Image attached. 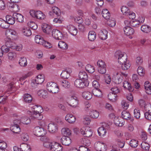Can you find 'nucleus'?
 Segmentation results:
<instances>
[{
	"label": "nucleus",
	"mask_w": 151,
	"mask_h": 151,
	"mask_svg": "<svg viewBox=\"0 0 151 151\" xmlns=\"http://www.w3.org/2000/svg\"><path fill=\"white\" fill-rule=\"evenodd\" d=\"M32 109L35 110L38 113H41L43 111V109L42 106H40L35 105L31 107Z\"/></svg>",
	"instance_id": "42"
},
{
	"label": "nucleus",
	"mask_w": 151,
	"mask_h": 151,
	"mask_svg": "<svg viewBox=\"0 0 151 151\" xmlns=\"http://www.w3.org/2000/svg\"><path fill=\"white\" fill-rule=\"evenodd\" d=\"M137 73L141 76H143L145 74V70L143 67H138L137 70Z\"/></svg>",
	"instance_id": "56"
},
{
	"label": "nucleus",
	"mask_w": 151,
	"mask_h": 151,
	"mask_svg": "<svg viewBox=\"0 0 151 151\" xmlns=\"http://www.w3.org/2000/svg\"><path fill=\"white\" fill-rule=\"evenodd\" d=\"M44 40L43 38L39 35H36L35 36V41L37 44L41 45Z\"/></svg>",
	"instance_id": "47"
},
{
	"label": "nucleus",
	"mask_w": 151,
	"mask_h": 151,
	"mask_svg": "<svg viewBox=\"0 0 151 151\" xmlns=\"http://www.w3.org/2000/svg\"><path fill=\"white\" fill-rule=\"evenodd\" d=\"M143 62V60L141 57H137L136 58V64L137 65H141Z\"/></svg>",
	"instance_id": "64"
},
{
	"label": "nucleus",
	"mask_w": 151,
	"mask_h": 151,
	"mask_svg": "<svg viewBox=\"0 0 151 151\" xmlns=\"http://www.w3.org/2000/svg\"><path fill=\"white\" fill-rule=\"evenodd\" d=\"M42 29L43 32L48 34L50 33L52 30L51 26L46 24H43Z\"/></svg>",
	"instance_id": "22"
},
{
	"label": "nucleus",
	"mask_w": 151,
	"mask_h": 151,
	"mask_svg": "<svg viewBox=\"0 0 151 151\" xmlns=\"http://www.w3.org/2000/svg\"><path fill=\"white\" fill-rule=\"evenodd\" d=\"M40 140L41 141L44 142L43 145L44 147L50 150L52 142H50V140L47 137H41Z\"/></svg>",
	"instance_id": "7"
},
{
	"label": "nucleus",
	"mask_w": 151,
	"mask_h": 151,
	"mask_svg": "<svg viewBox=\"0 0 151 151\" xmlns=\"http://www.w3.org/2000/svg\"><path fill=\"white\" fill-rule=\"evenodd\" d=\"M5 41L7 45H9V43L13 42V40L17 39L18 37V33L14 29H9L5 32Z\"/></svg>",
	"instance_id": "1"
},
{
	"label": "nucleus",
	"mask_w": 151,
	"mask_h": 151,
	"mask_svg": "<svg viewBox=\"0 0 151 151\" xmlns=\"http://www.w3.org/2000/svg\"><path fill=\"white\" fill-rule=\"evenodd\" d=\"M37 94L40 97H42L44 99L47 98L48 94L47 91L44 90L39 91L37 92Z\"/></svg>",
	"instance_id": "32"
},
{
	"label": "nucleus",
	"mask_w": 151,
	"mask_h": 151,
	"mask_svg": "<svg viewBox=\"0 0 151 151\" xmlns=\"http://www.w3.org/2000/svg\"><path fill=\"white\" fill-rule=\"evenodd\" d=\"M108 32L105 29H101L99 32L98 36L100 39L105 40L108 37Z\"/></svg>",
	"instance_id": "15"
},
{
	"label": "nucleus",
	"mask_w": 151,
	"mask_h": 151,
	"mask_svg": "<svg viewBox=\"0 0 151 151\" xmlns=\"http://www.w3.org/2000/svg\"><path fill=\"white\" fill-rule=\"evenodd\" d=\"M92 92L93 94L96 97H100L102 96V92L99 89L94 88L93 89Z\"/></svg>",
	"instance_id": "37"
},
{
	"label": "nucleus",
	"mask_w": 151,
	"mask_h": 151,
	"mask_svg": "<svg viewBox=\"0 0 151 151\" xmlns=\"http://www.w3.org/2000/svg\"><path fill=\"white\" fill-rule=\"evenodd\" d=\"M108 98L109 100L112 101H115L116 100V95L112 93H110L108 95Z\"/></svg>",
	"instance_id": "61"
},
{
	"label": "nucleus",
	"mask_w": 151,
	"mask_h": 151,
	"mask_svg": "<svg viewBox=\"0 0 151 151\" xmlns=\"http://www.w3.org/2000/svg\"><path fill=\"white\" fill-rule=\"evenodd\" d=\"M117 76L115 77L113 81L116 84H119L121 83L123 79V76L121 75H118V73H116Z\"/></svg>",
	"instance_id": "34"
},
{
	"label": "nucleus",
	"mask_w": 151,
	"mask_h": 151,
	"mask_svg": "<svg viewBox=\"0 0 151 151\" xmlns=\"http://www.w3.org/2000/svg\"><path fill=\"white\" fill-rule=\"evenodd\" d=\"M13 16L14 18L15 19L17 22H22L24 21V18L23 15L19 13H14L13 14Z\"/></svg>",
	"instance_id": "24"
},
{
	"label": "nucleus",
	"mask_w": 151,
	"mask_h": 151,
	"mask_svg": "<svg viewBox=\"0 0 151 151\" xmlns=\"http://www.w3.org/2000/svg\"><path fill=\"white\" fill-rule=\"evenodd\" d=\"M31 16L40 19H44L45 17V15L41 11L31 10L30 12Z\"/></svg>",
	"instance_id": "4"
},
{
	"label": "nucleus",
	"mask_w": 151,
	"mask_h": 151,
	"mask_svg": "<svg viewBox=\"0 0 151 151\" xmlns=\"http://www.w3.org/2000/svg\"><path fill=\"white\" fill-rule=\"evenodd\" d=\"M21 122L23 124H27L30 123L31 121L30 119L27 117H23L20 119Z\"/></svg>",
	"instance_id": "55"
},
{
	"label": "nucleus",
	"mask_w": 151,
	"mask_h": 151,
	"mask_svg": "<svg viewBox=\"0 0 151 151\" xmlns=\"http://www.w3.org/2000/svg\"><path fill=\"white\" fill-rule=\"evenodd\" d=\"M52 11L50 12L49 13V15L52 16L55 14L58 17L60 16L61 14V11L58 7L56 6L53 7L52 8Z\"/></svg>",
	"instance_id": "14"
},
{
	"label": "nucleus",
	"mask_w": 151,
	"mask_h": 151,
	"mask_svg": "<svg viewBox=\"0 0 151 151\" xmlns=\"http://www.w3.org/2000/svg\"><path fill=\"white\" fill-rule=\"evenodd\" d=\"M59 84L65 88H68L70 86V83L66 80L60 81Z\"/></svg>",
	"instance_id": "50"
},
{
	"label": "nucleus",
	"mask_w": 151,
	"mask_h": 151,
	"mask_svg": "<svg viewBox=\"0 0 151 151\" xmlns=\"http://www.w3.org/2000/svg\"><path fill=\"white\" fill-rule=\"evenodd\" d=\"M61 133L63 136H68L71 134L70 130L68 128H63L61 130Z\"/></svg>",
	"instance_id": "31"
},
{
	"label": "nucleus",
	"mask_w": 151,
	"mask_h": 151,
	"mask_svg": "<svg viewBox=\"0 0 151 151\" xmlns=\"http://www.w3.org/2000/svg\"><path fill=\"white\" fill-rule=\"evenodd\" d=\"M68 104L72 107L76 108L78 106V100L77 97L74 95L72 96L69 99Z\"/></svg>",
	"instance_id": "6"
},
{
	"label": "nucleus",
	"mask_w": 151,
	"mask_h": 151,
	"mask_svg": "<svg viewBox=\"0 0 151 151\" xmlns=\"http://www.w3.org/2000/svg\"><path fill=\"white\" fill-rule=\"evenodd\" d=\"M18 81V79L17 77H15L13 78L12 81L9 84L8 86L10 88L9 91H10L11 89H12L14 87V85Z\"/></svg>",
	"instance_id": "58"
},
{
	"label": "nucleus",
	"mask_w": 151,
	"mask_h": 151,
	"mask_svg": "<svg viewBox=\"0 0 151 151\" xmlns=\"http://www.w3.org/2000/svg\"><path fill=\"white\" fill-rule=\"evenodd\" d=\"M52 34V36L56 40H61L63 37L62 33L57 29H53Z\"/></svg>",
	"instance_id": "10"
},
{
	"label": "nucleus",
	"mask_w": 151,
	"mask_h": 151,
	"mask_svg": "<svg viewBox=\"0 0 151 151\" xmlns=\"http://www.w3.org/2000/svg\"><path fill=\"white\" fill-rule=\"evenodd\" d=\"M7 6H9L11 9V10L14 12H18L20 10L19 6L17 4L8 2L7 3Z\"/></svg>",
	"instance_id": "13"
},
{
	"label": "nucleus",
	"mask_w": 151,
	"mask_h": 151,
	"mask_svg": "<svg viewBox=\"0 0 151 151\" xmlns=\"http://www.w3.org/2000/svg\"><path fill=\"white\" fill-rule=\"evenodd\" d=\"M10 129L13 132L15 133L18 134L20 132V128L18 125H12Z\"/></svg>",
	"instance_id": "39"
},
{
	"label": "nucleus",
	"mask_w": 151,
	"mask_h": 151,
	"mask_svg": "<svg viewBox=\"0 0 151 151\" xmlns=\"http://www.w3.org/2000/svg\"><path fill=\"white\" fill-rule=\"evenodd\" d=\"M23 34L27 37H29L31 35L32 33L30 29L28 27H24L21 30Z\"/></svg>",
	"instance_id": "23"
},
{
	"label": "nucleus",
	"mask_w": 151,
	"mask_h": 151,
	"mask_svg": "<svg viewBox=\"0 0 151 151\" xmlns=\"http://www.w3.org/2000/svg\"><path fill=\"white\" fill-rule=\"evenodd\" d=\"M82 96L83 98L87 100H89L92 97V94L91 93L88 91H84L82 93Z\"/></svg>",
	"instance_id": "43"
},
{
	"label": "nucleus",
	"mask_w": 151,
	"mask_h": 151,
	"mask_svg": "<svg viewBox=\"0 0 151 151\" xmlns=\"http://www.w3.org/2000/svg\"><path fill=\"white\" fill-rule=\"evenodd\" d=\"M87 84L85 83V82L83 81L81 79H77L74 82V85L76 87L79 88H84L87 86Z\"/></svg>",
	"instance_id": "18"
},
{
	"label": "nucleus",
	"mask_w": 151,
	"mask_h": 151,
	"mask_svg": "<svg viewBox=\"0 0 151 151\" xmlns=\"http://www.w3.org/2000/svg\"><path fill=\"white\" fill-rule=\"evenodd\" d=\"M124 31L125 34L127 36L132 35L134 32V29L129 26H126L124 28Z\"/></svg>",
	"instance_id": "17"
},
{
	"label": "nucleus",
	"mask_w": 151,
	"mask_h": 151,
	"mask_svg": "<svg viewBox=\"0 0 151 151\" xmlns=\"http://www.w3.org/2000/svg\"><path fill=\"white\" fill-rule=\"evenodd\" d=\"M20 147L23 151H30L31 150L30 146L27 144H22Z\"/></svg>",
	"instance_id": "53"
},
{
	"label": "nucleus",
	"mask_w": 151,
	"mask_h": 151,
	"mask_svg": "<svg viewBox=\"0 0 151 151\" xmlns=\"http://www.w3.org/2000/svg\"><path fill=\"white\" fill-rule=\"evenodd\" d=\"M44 75L39 74L36 77L35 81L37 84H41L44 82Z\"/></svg>",
	"instance_id": "26"
},
{
	"label": "nucleus",
	"mask_w": 151,
	"mask_h": 151,
	"mask_svg": "<svg viewBox=\"0 0 151 151\" xmlns=\"http://www.w3.org/2000/svg\"><path fill=\"white\" fill-rule=\"evenodd\" d=\"M48 129L50 133H54L55 132L58 130L57 125L54 123L49 124L48 125Z\"/></svg>",
	"instance_id": "21"
},
{
	"label": "nucleus",
	"mask_w": 151,
	"mask_h": 151,
	"mask_svg": "<svg viewBox=\"0 0 151 151\" xmlns=\"http://www.w3.org/2000/svg\"><path fill=\"white\" fill-rule=\"evenodd\" d=\"M81 132L82 134L86 137H89L92 134V132L91 130L88 127H83L81 129Z\"/></svg>",
	"instance_id": "8"
},
{
	"label": "nucleus",
	"mask_w": 151,
	"mask_h": 151,
	"mask_svg": "<svg viewBox=\"0 0 151 151\" xmlns=\"http://www.w3.org/2000/svg\"><path fill=\"white\" fill-rule=\"evenodd\" d=\"M47 88L49 92L54 93H58L59 90L57 84L53 82L48 83L47 84Z\"/></svg>",
	"instance_id": "3"
},
{
	"label": "nucleus",
	"mask_w": 151,
	"mask_h": 151,
	"mask_svg": "<svg viewBox=\"0 0 151 151\" xmlns=\"http://www.w3.org/2000/svg\"><path fill=\"white\" fill-rule=\"evenodd\" d=\"M96 34L95 32L91 31H90L88 33V40L91 41H94L96 38Z\"/></svg>",
	"instance_id": "35"
},
{
	"label": "nucleus",
	"mask_w": 151,
	"mask_h": 151,
	"mask_svg": "<svg viewBox=\"0 0 151 151\" xmlns=\"http://www.w3.org/2000/svg\"><path fill=\"white\" fill-rule=\"evenodd\" d=\"M35 111H33L32 112L31 118L33 119L41 120L42 119L43 116L41 113H38Z\"/></svg>",
	"instance_id": "20"
},
{
	"label": "nucleus",
	"mask_w": 151,
	"mask_h": 151,
	"mask_svg": "<svg viewBox=\"0 0 151 151\" xmlns=\"http://www.w3.org/2000/svg\"><path fill=\"white\" fill-rule=\"evenodd\" d=\"M102 14L103 17L106 19H109L110 16V13L106 9H104L102 11Z\"/></svg>",
	"instance_id": "36"
},
{
	"label": "nucleus",
	"mask_w": 151,
	"mask_h": 151,
	"mask_svg": "<svg viewBox=\"0 0 151 151\" xmlns=\"http://www.w3.org/2000/svg\"><path fill=\"white\" fill-rule=\"evenodd\" d=\"M79 77L81 79L85 81L87 80L88 76L87 74L84 71H81L79 73Z\"/></svg>",
	"instance_id": "33"
},
{
	"label": "nucleus",
	"mask_w": 151,
	"mask_h": 151,
	"mask_svg": "<svg viewBox=\"0 0 151 151\" xmlns=\"http://www.w3.org/2000/svg\"><path fill=\"white\" fill-rule=\"evenodd\" d=\"M65 119L68 122L73 123L76 121V118L72 115L67 114L65 117Z\"/></svg>",
	"instance_id": "27"
},
{
	"label": "nucleus",
	"mask_w": 151,
	"mask_h": 151,
	"mask_svg": "<svg viewBox=\"0 0 151 151\" xmlns=\"http://www.w3.org/2000/svg\"><path fill=\"white\" fill-rule=\"evenodd\" d=\"M134 111L135 117L137 119L139 118L140 116V110L138 108H136L134 110Z\"/></svg>",
	"instance_id": "60"
},
{
	"label": "nucleus",
	"mask_w": 151,
	"mask_h": 151,
	"mask_svg": "<svg viewBox=\"0 0 151 151\" xmlns=\"http://www.w3.org/2000/svg\"><path fill=\"white\" fill-rule=\"evenodd\" d=\"M58 46L59 48L62 50H66L68 48L67 44L62 41H60L59 42Z\"/></svg>",
	"instance_id": "30"
},
{
	"label": "nucleus",
	"mask_w": 151,
	"mask_h": 151,
	"mask_svg": "<svg viewBox=\"0 0 151 151\" xmlns=\"http://www.w3.org/2000/svg\"><path fill=\"white\" fill-rule=\"evenodd\" d=\"M17 57V54L15 52H10L8 54V58L9 60H14Z\"/></svg>",
	"instance_id": "48"
},
{
	"label": "nucleus",
	"mask_w": 151,
	"mask_h": 151,
	"mask_svg": "<svg viewBox=\"0 0 151 151\" xmlns=\"http://www.w3.org/2000/svg\"><path fill=\"white\" fill-rule=\"evenodd\" d=\"M105 144L100 142L95 143L94 147L97 151H105L106 149Z\"/></svg>",
	"instance_id": "11"
},
{
	"label": "nucleus",
	"mask_w": 151,
	"mask_h": 151,
	"mask_svg": "<svg viewBox=\"0 0 151 151\" xmlns=\"http://www.w3.org/2000/svg\"><path fill=\"white\" fill-rule=\"evenodd\" d=\"M6 22L8 24H10L12 25L15 22V19L12 16L7 15L6 17Z\"/></svg>",
	"instance_id": "29"
},
{
	"label": "nucleus",
	"mask_w": 151,
	"mask_h": 151,
	"mask_svg": "<svg viewBox=\"0 0 151 151\" xmlns=\"http://www.w3.org/2000/svg\"><path fill=\"white\" fill-rule=\"evenodd\" d=\"M141 30L144 33H149L151 32V27L146 24H143L141 27Z\"/></svg>",
	"instance_id": "25"
},
{
	"label": "nucleus",
	"mask_w": 151,
	"mask_h": 151,
	"mask_svg": "<svg viewBox=\"0 0 151 151\" xmlns=\"http://www.w3.org/2000/svg\"><path fill=\"white\" fill-rule=\"evenodd\" d=\"M138 141L135 139H132L130 142V145L133 147H136L138 145Z\"/></svg>",
	"instance_id": "63"
},
{
	"label": "nucleus",
	"mask_w": 151,
	"mask_h": 151,
	"mask_svg": "<svg viewBox=\"0 0 151 151\" xmlns=\"http://www.w3.org/2000/svg\"><path fill=\"white\" fill-rule=\"evenodd\" d=\"M121 10L123 14L126 16L128 14V13L130 11L128 8L124 6H123L121 8Z\"/></svg>",
	"instance_id": "57"
},
{
	"label": "nucleus",
	"mask_w": 151,
	"mask_h": 151,
	"mask_svg": "<svg viewBox=\"0 0 151 151\" xmlns=\"http://www.w3.org/2000/svg\"><path fill=\"white\" fill-rule=\"evenodd\" d=\"M67 29L69 32L74 36L76 35L78 32V30L72 24H69L67 26Z\"/></svg>",
	"instance_id": "12"
},
{
	"label": "nucleus",
	"mask_w": 151,
	"mask_h": 151,
	"mask_svg": "<svg viewBox=\"0 0 151 151\" xmlns=\"http://www.w3.org/2000/svg\"><path fill=\"white\" fill-rule=\"evenodd\" d=\"M41 45L47 48H50L52 47V45L50 43L44 40Z\"/></svg>",
	"instance_id": "62"
},
{
	"label": "nucleus",
	"mask_w": 151,
	"mask_h": 151,
	"mask_svg": "<svg viewBox=\"0 0 151 151\" xmlns=\"http://www.w3.org/2000/svg\"><path fill=\"white\" fill-rule=\"evenodd\" d=\"M89 115L90 116L93 118H96L99 116V113L96 110H92L90 113Z\"/></svg>",
	"instance_id": "45"
},
{
	"label": "nucleus",
	"mask_w": 151,
	"mask_h": 151,
	"mask_svg": "<svg viewBox=\"0 0 151 151\" xmlns=\"http://www.w3.org/2000/svg\"><path fill=\"white\" fill-rule=\"evenodd\" d=\"M115 124L117 126L122 127L124 124V122L122 120L120 121L118 118H116L114 120Z\"/></svg>",
	"instance_id": "49"
},
{
	"label": "nucleus",
	"mask_w": 151,
	"mask_h": 151,
	"mask_svg": "<svg viewBox=\"0 0 151 151\" xmlns=\"http://www.w3.org/2000/svg\"><path fill=\"white\" fill-rule=\"evenodd\" d=\"M107 21V24L111 27H113L116 25V22L115 19L113 18H111L108 19Z\"/></svg>",
	"instance_id": "54"
},
{
	"label": "nucleus",
	"mask_w": 151,
	"mask_h": 151,
	"mask_svg": "<svg viewBox=\"0 0 151 151\" xmlns=\"http://www.w3.org/2000/svg\"><path fill=\"white\" fill-rule=\"evenodd\" d=\"M7 45L9 46L10 48L15 50L17 51H20L22 50V45L19 44L17 45L14 42L9 43V45Z\"/></svg>",
	"instance_id": "16"
},
{
	"label": "nucleus",
	"mask_w": 151,
	"mask_h": 151,
	"mask_svg": "<svg viewBox=\"0 0 151 151\" xmlns=\"http://www.w3.org/2000/svg\"><path fill=\"white\" fill-rule=\"evenodd\" d=\"M98 133L100 136L104 135L106 132V129L103 127L99 128L98 129Z\"/></svg>",
	"instance_id": "52"
},
{
	"label": "nucleus",
	"mask_w": 151,
	"mask_h": 151,
	"mask_svg": "<svg viewBox=\"0 0 151 151\" xmlns=\"http://www.w3.org/2000/svg\"><path fill=\"white\" fill-rule=\"evenodd\" d=\"M19 64L20 66H26L27 64L26 58L24 57L20 58L19 60Z\"/></svg>",
	"instance_id": "44"
},
{
	"label": "nucleus",
	"mask_w": 151,
	"mask_h": 151,
	"mask_svg": "<svg viewBox=\"0 0 151 151\" xmlns=\"http://www.w3.org/2000/svg\"><path fill=\"white\" fill-rule=\"evenodd\" d=\"M9 25L8 24L6 21L0 18V27L3 29H7Z\"/></svg>",
	"instance_id": "41"
},
{
	"label": "nucleus",
	"mask_w": 151,
	"mask_h": 151,
	"mask_svg": "<svg viewBox=\"0 0 151 151\" xmlns=\"http://www.w3.org/2000/svg\"><path fill=\"white\" fill-rule=\"evenodd\" d=\"M141 146L143 150L145 151H148L150 147V145L145 142H142L141 144Z\"/></svg>",
	"instance_id": "51"
},
{
	"label": "nucleus",
	"mask_w": 151,
	"mask_h": 151,
	"mask_svg": "<svg viewBox=\"0 0 151 151\" xmlns=\"http://www.w3.org/2000/svg\"><path fill=\"white\" fill-rule=\"evenodd\" d=\"M122 116L125 119H128L131 118V116L130 113L126 110H124L122 113Z\"/></svg>",
	"instance_id": "40"
},
{
	"label": "nucleus",
	"mask_w": 151,
	"mask_h": 151,
	"mask_svg": "<svg viewBox=\"0 0 151 151\" xmlns=\"http://www.w3.org/2000/svg\"><path fill=\"white\" fill-rule=\"evenodd\" d=\"M28 26L32 29L35 30L37 28V26L34 22L30 21L28 23Z\"/></svg>",
	"instance_id": "59"
},
{
	"label": "nucleus",
	"mask_w": 151,
	"mask_h": 151,
	"mask_svg": "<svg viewBox=\"0 0 151 151\" xmlns=\"http://www.w3.org/2000/svg\"><path fill=\"white\" fill-rule=\"evenodd\" d=\"M123 86L126 89H127L129 91H132L133 89L131 86L130 83L127 81H125L123 83Z\"/></svg>",
	"instance_id": "46"
},
{
	"label": "nucleus",
	"mask_w": 151,
	"mask_h": 151,
	"mask_svg": "<svg viewBox=\"0 0 151 151\" xmlns=\"http://www.w3.org/2000/svg\"><path fill=\"white\" fill-rule=\"evenodd\" d=\"M115 57L117 58L119 63L124 66H130L131 64L127 61V56L126 54L120 51H116L115 54Z\"/></svg>",
	"instance_id": "2"
},
{
	"label": "nucleus",
	"mask_w": 151,
	"mask_h": 151,
	"mask_svg": "<svg viewBox=\"0 0 151 151\" xmlns=\"http://www.w3.org/2000/svg\"><path fill=\"white\" fill-rule=\"evenodd\" d=\"M61 142L63 145L68 146L71 144L72 140L68 136H63L61 139Z\"/></svg>",
	"instance_id": "19"
},
{
	"label": "nucleus",
	"mask_w": 151,
	"mask_h": 151,
	"mask_svg": "<svg viewBox=\"0 0 151 151\" xmlns=\"http://www.w3.org/2000/svg\"><path fill=\"white\" fill-rule=\"evenodd\" d=\"M62 150L63 147L60 144L57 142H53L50 150V151H62Z\"/></svg>",
	"instance_id": "9"
},
{
	"label": "nucleus",
	"mask_w": 151,
	"mask_h": 151,
	"mask_svg": "<svg viewBox=\"0 0 151 151\" xmlns=\"http://www.w3.org/2000/svg\"><path fill=\"white\" fill-rule=\"evenodd\" d=\"M35 135L38 137H45V135L46 133V131L43 128L39 127H37L35 128L33 131Z\"/></svg>",
	"instance_id": "5"
},
{
	"label": "nucleus",
	"mask_w": 151,
	"mask_h": 151,
	"mask_svg": "<svg viewBox=\"0 0 151 151\" xmlns=\"http://www.w3.org/2000/svg\"><path fill=\"white\" fill-rule=\"evenodd\" d=\"M24 101L27 103H30L32 100L31 96L29 94L25 93L23 96Z\"/></svg>",
	"instance_id": "38"
},
{
	"label": "nucleus",
	"mask_w": 151,
	"mask_h": 151,
	"mask_svg": "<svg viewBox=\"0 0 151 151\" xmlns=\"http://www.w3.org/2000/svg\"><path fill=\"white\" fill-rule=\"evenodd\" d=\"M144 87L145 91L147 94H151V86L150 83L148 81H146L144 83Z\"/></svg>",
	"instance_id": "28"
}]
</instances>
